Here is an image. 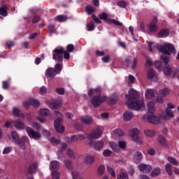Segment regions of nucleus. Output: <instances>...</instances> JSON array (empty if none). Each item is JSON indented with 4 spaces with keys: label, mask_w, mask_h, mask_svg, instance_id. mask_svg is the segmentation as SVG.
<instances>
[{
    "label": "nucleus",
    "mask_w": 179,
    "mask_h": 179,
    "mask_svg": "<svg viewBox=\"0 0 179 179\" xmlns=\"http://www.w3.org/2000/svg\"><path fill=\"white\" fill-rule=\"evenodd\" d=\"M125 97L127 99V105L130 110L139 111L141 108L145 107V101L138 99V92L136 90L130 89L129 90V94H126Z\"/></svg>",
    "instance_id": "nucleus-1"
},
{
    "label": "nucleus",
    "mask_w": 179,
    "mask_h": 179,
    "mask_svg": "<svg viewBox=\"0 0 179 179\" xmlns=\"http://www.w3.org/2000/svg\"><path fill=\"white\" fill-rule=\"evenodd\" d=\"M94 94V96H93ZM87 95L89 97H92L91 99V104L93 105L94 108H97V107H100L101 106V103H104V101H107V96H101V87H99L96 89L90 88L88 90Z\"/></svg>",
    "instance_id": "nucleus-2"
},
{
    "label": "nucleus",
    "mask_w": 179,
    "mask_h": 179,
    "mask_svg": "<svg viewBox=\"0 0 179 179\" xmlns=\"http://www.w3.org/2000/svg\"><path fill=\"white\" fill-rule=\"evenodd\" d=\"M100 136H101V129L100 128L95 129L86 136V138L90 141L88 145L94 148L96 150H101L103 146H104V143L102 141H92L93 139H99Z\"/></svg>",
    "instance_id": "nucleus-3"
},
{
    "label": "nucleus",
    "mask_w": 179,
    "mask_h": 179,
    "mask_svg": "<svg viewBox=\"0 0 179 179\" xmlns=\"http://www.w3.org/2000/svg\"><path fill=\"white\" fill-rule=\"evenodd\" d=\"M157 50L165 55H171V54H176V48L171 43H165L164 45L157 44L155 45Z\"/></svg>",
    "instance_id": "nucleus-4"
},
{
    "label": "nucleus",
    "mask_w": 179,
    "mask_h": 179,
    "mask_svg": "<svg viewBox=\"0 0 179 179\" xmlns=\"http://www.w3.org/2000/svg\"><path fill=\"white\" fill-rule=\"evenodd\" d=\"M11 137L13 141L18 145L20 149L24 150L26 149V142H29V138L27 136H22L20 139H19V134L16 131L11 132Z\"/></svg>",
    "instance_id": "nucleus-5"
},
{
    "label": "nucleus",
    "mask_w": 179,
    "mask_h": 179,
    "mask_svg": "<svg viewBox=\"0 0 179 179\" xmlns=\"http://www.w3.org/2000/svg\"><path fill=\"white\" fill-rule=\"evenodd\" d=\"M52 59L55 61H58L59 62L64 61V48L60 47L59 48H55L52 51Z\"/></svg>",
    "instance_id": "nucleus-6"
},
{
    "label": "nucleus",
    "mask_w": 179,
    "mask_h": 179,
    "mask_svg": "<svg viewBox=\"0 0 179 179\" xmlns=\"http://www.w3.org/2000/svg\"><path fill=\"white\" fill-rule=\"evenodd\" d=\"M109 145L113 152H116V153H120V149H125V148H127V143L125 141H119V145L114 141H110Z\"/></svg>",
    "instance_id": "nucleus-7"
},
{
    "label": "nucleus",
    "mask_w": 179,
    "mask_h": 179,
    "mask_svg": "<svg viewBox=\"0 0 179 179\" xmlns=\"http://www.w3.org/2000/svg\"><path fill=\"white\" fill-rule=\"evenodd\" d=\"M25 131L31 139H35L37 141L41 138V134L38 131H36L31 129V127H26Z\"/></svg>",
    "instance_id": "nucleus-8"
},
{
    "label": "nucleus",
    "mask_w": 179,
    "mask_h": 179,
    "mask_svg": "<svg viewBox=\"0 0 179 179\" xmlns=\"http://www.w3.org/2000/svg\"><path fill=\"white\" fill-rule=\"evenodd\" d=\"M156 24H157V17H154L148 25L150 33H156L157 31V25Z\"/></svg>",
    "instance_id": "nucleus-9"
},
{
    "label": "nucleus",
    "mask_w": 179,
    "mask_h": 179,
    "mask_svg": "<svg viewBox=\"0 0 179 179\" xmlns=\"http://www.w3.org/2000/svg\"><path fill=\"white\" fill-rule=\"evenodd\" d=\"M139 134V130L138 129H133L130 131V135L131 136L132 140L136 142V143H142V140L139 136H138V134Z\"/></svg>",
    "instance_id": "nucleus-10"
},
{
    "label": "nucleus",
    "mask_w": 179,
    "mask_h": 179,
    "mask_svg": "<svg viewBox=\"0 0 179 179\" xmlns=\"http://www.w3.org/2000/svg\"><path fill=\"white\" fill-rule=\"evenodd\" d=\"M171 108H174V105L169 103L167 104V108L166 109V115L164 116L165 120H170V118L174 117V113H173Z\"/></svg>",
    "instance_id": "nucleus-11"
},
{
    "label": "nucleus",
    "mask_w": 179,
    "mask_h": 179,
    "mask_svg": "<svg viewBox=\"0 0 179 179\" xmlns=\"http://www.w3.org/2000/svg\"><path fill=\"white\" fill-rule=\"evenodd\" d=\"M144 118H147L149 122H150L151 124H155V125H157V124L160 122V118L153 115H145L144 116Z\"/></svg>",
    "instance_id": "nucleus-12"
},
{
    "label": "nucleus",
    "mask_w": 179,
    "mask_h": 179,
    "mask_svg": "<svg viewBox=\"0 0 179 179\" xmlns=\"http://www.w3.org/2000/svg\"><path fill=\"white\" fill-rule=\"evenodd\" d=\"M138 170H140L141 173L148 174L152 171V166L146 164H141L138 165Z\"/></svg>",
    "instance_id": "nucleus-13"
},
{
    "label": "nucleus",
    "mask_w": 179,
    "mask_h": 179,
    "mask_svg": "<svg viewBox=\"0 0 179 179\" xmlns=\"http://www.w3.org/2000/svg\"><path fill=\"white\" fill-rule=\"evenodd\" d=\"M55 129H56L57 132H59V134H62V132L65 131V127L61 125L60 118H57L55 121Z\"/></svg>",
    "instance_id": "nucleus-14"
},
{
    "label": "nucleus",
    "mask_w": 179,
    "mask_h": 179,
    "mask_svg": "<svg viewBox=\"0 0 179 179\" xmlns=\"http://www.w3.org/2000/svg\"><path fill=\"white\" fill-rule=\"evenodd\" d=\"M157 94V91L153 89H148L145 91V97L148 100L153 99V97H156Z\"/></svg>",
    "instance_id": "nucleus-15"
},
{
    "label": "nucleus",
    "mask_w": 179,
    "mask_h": 179,
    "mask_svg": "<svg viewBox=\"0 0 179 179\" xmlns=\"http://www.w3.org/2000/svg\"><path fill=\"white\" fill-rule=\"evenodd\" d=\"M45 75L46 78H50L51 79H52V78H55V76H57V73L54 70V68L49 67L45 71Z\"/></svg>",
    "instance_id": "nucleus-16"
},
{
    "label": "nucleus",
    "mask_w": 179,
    "mask_h": 179,
    "mask_svg": "<svg viewBox=\"0 0 179 179\" xmlns=\"http://www.w3.org/2000/svg\"><path fill=\"white\" fill-rule=\"evenodd\" d=\"M117 101H118V94H111L108 99V104H115Z\"/></svg>",
    "instance_id": "nucleus-17"
},
{
    "label": "nucleus",
    "mask_w": 179,
    "mask_h": 179,
    "mask_svg": "<svg viewBox=\"0 0 179 179\" xmlns=\"http://www.w3.org/2000/svg\"><path fill=\"white\" fill-rule=\"evenodd\" d=\"M13 122L17 129H24V128H26L24 123L19 120L13 121Z\"/></svg>",
    "instance_id": "nucleus-18"
},
{
    "label": "nucleus",
    "mask_w": 179,
    "mask_h": 179,
    "mask_svg": "<svg viewBox=\"0 0 179 179\" xmlns=\"http://www.w3.org/2000/svg\"><path fill=\"white\" fill-rule=\"evenodd\" d=\"M81 121L85 124V125H90L93 122L92 116L86 115L81 117Z\"/></svg>",
    "instance_id": "nucleus-19"
},
{
    "label": "nucleus",
    "mask_w": 179,
    "mask_h": 179,
    "mask_svg": "<svg viewBox=\"0 0 179 179\" xmlns=\"http://www.w3.org/2000/svg\"><path fill=\"white\" fill-rule=\"evenodd\" d=\"M0 15L3 16V17L8 16V6L3 4L0 7Z\"/></svg>",
    "instance_id": "nucleus-20"
},
{
    "label": "nucleus",
    "mask_w": 179,
    "mask_h": 179,
    "mask_svg": "<svg viewBox=\"0 0 179 179\" xmlns=\"http://www.w3.org/2000/svg\"><path fill=\"white\" fill-rule=\"evenodd\" d=\"M134 118V113L132 112L127 110L123 115V119L124 121H131Z\"/></svg>",
    "instance_id": "nucleus-21"
},
{
    "label": "nucleus",
    "mask_w": 179,
    "mask_h": 179,
    "mask_svg": "<svg viewBox=\"0 0 179 179\" xmlns=\"http://www.w3.org/2000/svg\"><path fill=\"white\" fill-rule=\"evenodd\" d=\"M49 106L52 110H57L62 106V102L61 101H56L55 102H51Z\"/></svg>",
    "instance_id": "nucleus-22"
},
{
    "label": "nucleus",
    "mask_w": 179,
    "mask_h": 179,
    "mask_svg": "<svg viewBox=\"0 0 179 179\" xmlns=\"http://www.w3.org/2000/svg\"><path fill=\"white\" fill-rule=\"evenodd\" d=\"M62 68H64V64H62V62H59L55 64L53 69L55 70V72L57 73V75H59L62 71Z\"/></svg>",
    "instance_id": "nucleus-23"
},
{
    "label": "nucleus",
    "mask_w": 179,
    "mask_h": 179,
    "mask_svg": "<svg viewBox=\"0 0 179 179\" xmlns=\"http://www.w3.org/2000/svg\"><path fill=\"white\" fill-rule=\"evenodd\" d=\"M50 169L52 171H55L59 169V162L58 161H52L50 162Z\"/></svg>",
    "instance_id": "nucleus-24"
},
{
    "label": "nucleus",
    "mask_w": 179,
    "mask_h": 179,
    "mask_svg": "<svg viewBox=\"0 0 179 179\" xmlns=\"http://www.w3.org/2000/svg\"><path fill=\"white\" fill-rule=\"evenodd\" d=\"M29 103L31 106H33L36 108H38V107H40V101H38L37 99L30 98L29 99Z\"/></svg>",
    "instance_id": "nucleus-25"
},
{
    "label": "nucleus",
    "mask_w": 179,
    "mask_h": 179,
    "mask_svg": "<svg viewBox=\"0 0 179 179\" xmlns=\"http://www.w3.org/2000/svg\"><path fill=\"white\" fill-rule=\"evenodd\" d=\"M142 157H143L142 153H141L140 152H136L134 155L135 163H136V164L141 163V160H142Z\"/></svg>",
    "instance_id": "nucleus-26"
},
{
    "label": "nucleus",
    "mask_w": 179,
    "mask_h": 179,
    "mask_svg": "<svg viewBox=\"0 0 179 179\" xmlns=\"http://www.w3.org/2000/svg\"><path fill=\"white\" fill-rule=\"evenodd\" d=\"M170 31L169 29H162L158 33V37L159 38H164V37H168Z\"/></svg>",
    "instance_id": "nucleus-27"
},
{
    "label": "nucleus",
    "mask_w": 179,
    "mask_h": 179,
    "mask_svg": "<svg viewBox=\"0 0 179 179\" xmlns=\"http://www.w3.org/2000/svg\"><path fill=\"white\" fill-rule=\"evenodd\" d=\"M147 106L148 107V112L150 113V114H153V113H155V102L150 101H148L147 103Z\"/></svg>",
    "instance_id": "nucleus-28"
},
{
    "label": "nucleus",
    "mask_w": 179,
    "mask_h": 179,
    "mask_svg": "<svg viewBox=\"0 0 179 179\" xmlns=\"http://www.w3.org/2000/svg\"><path fill=\"white\" fill-rule=\"evenodd\" d=\"M36 170H37V164L33 163L29 165L28 168V173L29 174H33V173H36Z\"/></svg>",
    "instance_id": "nucleus-29"
},
{
    "label": "nucleus",
    "mask_w": 179,
    "mask_h": 179,
    "mask_svg": "<svg viewBox=\"0 0 179 179\" xmlns=\"http://www.w3.org/2000/svg\"><path fill=\"white\" fill-rule=\"evenodd\" d=\"M55 20L59 22V23H64V22L68 20V17L64 15H59L55 17Z\"/></svg>",
    "instance_id": "nucleus-30"
},
{
    "label": "nucleus",
    "mask_w": 179,
    "mask_h": 179,
    "mask_svg": "<svg viewBox=\"0 0 179 179\" xmlns=\"http://www.w3.org/2000/svg\"><path fill=\"white\" fill-rule=\"evenodd\" d=\"M165 170L169 176H173V165L171 164H166L165 165Z\"/></svg>",
    "instance_id": "nucleus-31"
},
{
    "label": "nucleus",
    "mask_w": 179,
    "mask_h": 179,
    "mask_svg": "<svg viewBox=\"0 0 179 179\" xmlns=\"http://www.w3.org/2000/svg\"><path fill=\"white\" fill-rule=\"evenodd\" d=\"M158 142L159 145H162V146H167V140H166V138L163 136H158Z\"/></svg>",
    "instance_id": "nucleus-32"
},
{
    "label": "nucleus",
    "mask_w": 179,
    "mask_h": 179,
    "mask_svg": "<svg viewBox=\"0 0 179 179\" xmlns=\"http://www.w3.org/2000/svg\"><path fill=\"white\" fill-rule=\"evenodd\" d=\"M84 162L87 164H92L94 162V157L92 155H87L84 158Z\"/></svg>",
    "instance_id": "nucleus-33"
},
{
    "label": "nucleus",
    "mask_w": 179,
    "mask_h": 179,
    "mask_svg": "<svg viewBox=\"0 0 179 179\" xmlns=\"http://www.w3.org/2000/svg\"><path fill=\"white\" fill-rule=\"evenodd\" d=\"M162 170L160 168H155L152 170V171L150 173L151 177H157L159 174H160Z\"/></svg>",
    "instance_id": "nucleus-34"
},
{
    "label": "nucleus",
    "mask_w": 179,
    "mask_h": 179,
    "mask_svg": "<svg viewBox=\"0 0 179 179\" xmlns=\"http://www.w3.org/2000/svg\"><path fill=\"white\" fill-rule=\"evenodd\" d=\"M164 73L165 75H167L168 76H170L171 73H173V69H171V67H170L169 66H166L164 68Z\"/></svg>",
    "instance_id": "nucleus-35"
},
{
    "label": "nucleus",
    "mask_w": 179,
    "mask_h": 179,
    "mask_svg": "<svg viewBox=\"0 0 179 179\" xmlns=\"http://www.w3.org/2000/svg\"><path fill=\"white\" fill-rule=\"evenodd\" d=\"M64 164H65L66 169H68V170H72V169H73V165L72 164V161H71L69 159L64 160Z\"/></svg>",
    "instance_id": "nucleus-36"
},
{
    "label": "nucleus",
    "mask_w": 179,
    "mask_h": 179,
    "mask_svg": "<svg viewBox=\"0 0 179 179\" xmlns=\"http://www.w3.org/2000/svg\"><path fill=\"white\" fill-rule=\"evenodd\" d=\"M169 93H170L169 89L164 88L159 91V96H162V97H166V96L169 95Z\"/></svg>",
    "instance_id": "nucleus-37"
},
{
    "label": "nucleus",
    "mask_w": 179,
    "mask_h": 179,
    "mask_svg": "<svg viewBox=\"0 0 179 179\" xmlns=\"http://www.w3.org/2000/svg\"><path fill=\"white\" fill-rule=\"evenodd\" d=\"M167 160L168 162H169V163H171V164H173V166H178V161H177L176 158L172 157H168Z\"/></svg>",
    "instance_id": "nucleus-38"
},
{
    "label": "nucleus",
    "mask_w": 179,
    "mask_h": 179,
    "mask_svg": "<svg viewBox=\"0 0 179 179\" xmlns=\"http://www.w3.org/2000/svg\"><path fill=\"white\" fill-rule=\"evenodd\" d=\"M39 113L42 117H48V115H50V110L47 108L41 109Z\"/></svg>",
    "instance_id": "nucleus-39"
},
{
    "label": "nucleus",
    "mask_w": 179,
    "mask_h": 179,
    "mask_svg": "<svg viewBox=\"0 0 179 179\" xmlns=\"http://www.w3.org/2000/svg\"><path fill=\"white\" fill-rule=\"evenodd\" d=\"M108 22L109 23V24H112V23L113 24H115V26H122V23H121L120 21L117 20H108Z\"/></svg>",
    "instance_id": "nucleus-40"
},
{
    "label": "nucleus",
    "mask_w": 179,
    "mask_h": 179,
    "mask_svg": "<svg viewBox=\"0 0 179 179\" xmlns=\"http://www.w3.org/2000/svg\"><path fill=\"white\" fill-rule=\"evenodd\" d=\"M99 19L101 20H105V22H107L108 23V20H110V18H108L107 13H102L101 14L99 15Z\"/></svg>",
    "instance_id": "nucleus-41"
},
{
    "label": "nucleus",
    "mask_w": 179,
    "mask_h": 179,
    "mask_svg": "<svg viewBox=\"0 0 179 179\" xmlns=\"http://www.w3.org/2000/svg\"><path fill=\"white\" fill-rule=\"evenodd\" d=\"M161 59L163 61L165 65H169V62H170V57H169V56L162 55L161 56Z\"/></svg>",
    "instance_id": "nucleus-42"
},
{
    "label": "nucleus",
    "mask_w": 179,
    "mask_h": 179,
    "mask_svg": "<svg viewBox=\"0 0 179 179\" xmlns=\"http://www.w3.org/2000/svg\"><path fill=\"white\" fill-rule=\"evenodd\" d=\"M61 177V174L59 172L57 171H52V179H59Z\"/></svg>",
    "instance_id": "nucleus-43"
},
{
    "label": "nucleus",
    "mask_w": 179,
    "mask_h": 179,
    "mask_svg": "<svg viewBox=\"0 0 179 179\" xmlns=\"http://www.w3.org/2000/svg\"><path fill=\"white\" fill-rule=\"evenodd\" d=\"M153 78H155V70H153V69H150L148 71V78L150 80L153 79Z\"/></svg>",
    "instance_id": "nucleus-44"
},
{
    "label": "nucleus",
    "mask_w": 179,
    "mask_h": 179,
    "mask_svg": "<svg viewBox=\"0 0 179 179\" xmlns=\"http://www.w3.org/2000/svg\"><path fill=\"white\" fill-rule=\"evenodd\" d=\"M48 29L49 30V32L51 33V34H54L57 31V29H55V25L54 24H49L48 26Z\"/></svg>",
    "instance_id": "nucleus-45"
},
{
    "label": "nucleus",
    "mask_w": 179,
    "mask_h": 179,
    "mask_svg": "<svg viewBox=\"0 0 179 179\" xmlns=\"http://www.w3.org/2000/svg\"><path fill=\"white\" fill-rule=\"evenodd\" d=\"M117 179H129V178L127 173L122 172L117 176Z\"/></svg>",
    "instance_id": "nucleus-46"
},
{
    "label": "nucleus",
    "mask_w": 179,
    "mask_h": 179,
    "mask_svg": "<svg viewBox=\"0 0 179 179\" xmlns=\"http://www.w3.org/2000/svg\"><path fill=\"white\" fill-rule=\"evenodd\" d=\"M113 134L115 135H117V136H124V131L120 129H116L113 131Z\"/></svg>",
    "instance_id": "nucleus-47"
},
{
    "label": "nucleus",
    "mask_w": 179,
    "mask_h": 179,
    "mask_svg": "<svg viewBox=\"0 0 179 179\" xmlns=\"http://www.w3.org/2000/svg\"><path fill=\"white\" fill-rule=\"evenodd\" d=\"M66 153L68 156H69V157H71V159H76V157L75 156V153L73 152V150H72V149H67Z\"/></svg>",
    "instance_id": "nucleus-48"
},
{
    "label": "nucleus",
    "mask_w": 179,
    "mask_h": 179,
    "mask_svg": "<svg viewBox=\"0 0 179 179\" xmlns=\"http://www.w3.org/2000/svg\"><path fill=\"white\" fill-rule=\"evenodd\" d=\"M20 109H19L18 108L14 107L13 108V114L15 116V117H20Z\"/></svg>",
    "instance_id": "nucleus-49"
},
{
    "label": "nucleus",
    "mask_w": 179,
    "mask_h": 179,
    "mask_svg": "<svg viewBox=\"0 0 179 179\" xmlns=\"http://www.w3.org/2000/svg\"><path fill=\"white\" fill-rule=\"evenodd\" d=\"M85 10L88 15H92L94 12V8L92 6H87Z\"/></svg>",
    "instance_id": "nucleus-50"
},
{
    "label": "nucleus",
    "mask_w": 179,
    "mask_h": 179,
    "mask_svg": "<svg viewBox=\"0 0 179 179\" xmlns=\"http://www.w3.org/2000/svg\"><path fill=\"white\" fill-rule=\"evenodd\" d=\"M117 6H120V8H126L128 6V3L124 1H120L117 3Z\"/></svg>",
    "instance_id": "nucleus-51"
},
{
    "label": "nucleus",
    "mask_w": 179,
    "mask_h": 179,
    "mask_svg": "<svg viewBox=\"0 0 179 179\" xmlns=\"http://www.w3.org/2000/svg\"><path fill=\"white\" fill-rule=\"evenodd\" d=\"M145 134L147 136H150V138H152L155 136V131L152 130H145Z\"/></svg>",
    "instance_id": "nucleus-52"
},
{
    "label": "nucleus",
    "mask_w": 179,
    "mask_h": 179,
    "mask_svg": "<svg viewBox=\"0 0 179 179\" xmlns=\"http://www.w3.org/2000/svg\"><path fill=\"white\" fill-rule=\"evenodd\" d=\"M105 170H106V167L104 166V165H100L99 167L98 168V173L100 176H102Z\"/></svg>",
    "instance_id": "nucleus-53"
},
{
    "label": "nucleus",
    "mask_w": 179,
    "mask_h": 179,
    "mask_svg": "<svg viewBox=\"0 0 179 179\" xmlns=\"http://www.w3.org/2000/svg\"><path fill=\"white\" fill-rule=\"evenodd\" d=\"M63 55H64V59L69 60L71 59V55L69 54V52L65 50L64 49H63Z\"/></svg>",
    "instance_id": "nucleus-54"
},
{
    "label": "nucleus",
    "mask_w": 179,
    "mask_h": 179,
    "mask_svg": "<svg viewBox=\"0 0 179 179\" xmlns=\"http://www.w3.org/2000/svg\"><path fill=\"white\" fill-rule=\"evenodd\" d=\"M67 52H72L75 50V46L73 44H69L66 46Z\"/></svg>",
    "instance_id": "nucleus-55"
},
{
    "label": "nucleus",
    "mask_w": 179,
    "mask_h": 179,
    "mask_svg": "<svg viewBox=\"0 0 179 179\" xmlns=\"http://www.w3.org/2000/svg\"><path fill=\"white\" fill-rule=\"evenodd\" d=\"M12 152V147H6L3 150V155H9Z\"/></svg>",
    "instance_id": "nucleus-56"
},
{
    "label": "nucleus",
    "mask_w": 179,
    "mask_h": 179,
    "mask_svg": "<svg viewBox=\"0 0 179 179\" xmlns=\"http://www.w3.org/2000/svg\"><path fill=\"white\" fill-rule=\"evenodd\" d=\"M40 20H41V17H40V15H34L33 20H32V22L34 23H38V22H40Z\"/></svg>",
    "instance_id": "nucleus-57"
},
{
    "label": "nucleus",
    "mask_w": 179,
    "mask_h": 179,
    "mask_svg": "<svg viewBox=\"0 0 179 179\" xmlns=\"http://www.w3.org/2000/svg\"><path fill=\"white\" fill-rule=\"evenodd\" d=\"M87 27L89 31H93V30H94V22H90L87 24Z\"/></svg>",
    "instance_id": "nucleus-58"
},
{
    "label": "nucleus",
    "mask_w": 179,
    "mask_h": 179,
    "mask_svg": "<svg viewBox=\"0 0 179 179\" xmlns=\"http://www.w3.org/2000/svg\"><path fill=\"white\" fill-rule=\"evenodd\" d=\"M107 170L108 173H110V176H112V177L115 178V172L114 171V169H113V168L107 166Z\"/></svg>",
    "instance_id": "nucleus-59"
},
{
    "label": "nucleus",
    "mask_w": 179,
    "mask_h": 179,
    "mask_svg": "<svg viewBox=\"0 0 179 179\" xmlns=\"http://www.w3.org/2000/svg\"><path fill=\"white\" fill-rule=\"evenodd\" d=\"M64 151L63 150H59L57 151V157L59 160H62V159H64Z\"/></svg>",
    "instance_id": "nucleus-60"
},
{
    "label": "nucleus",
    "mask_w": 179,
    "mask_h": 179,
    "mask_svg": "<svg viewBox=\"0 0 179 179\" xmlns=\"http://www.w3.org/2000/svg\"><path fill=\"white\" fill-rule=\"evenodd\" d=\"M39 93L40 94H45V93H47V88L44 86H42L40 89H39Z\"/></svg>",
    "instance_id": "nucleus-61"
},
{
    "label": "nucleus",
    "mask_w": 179,
    "mask_h": 179,
    "mask_svg": "<svg viewBox=\"0 0 179 179\" xmlns=\"http://www.w3.org/2000/svg\"><path fill=\"white\" fill-rule=\"evenodd\" d=\"M56 92L58 93V94L64 95L65 94V89L64 88H57Z\"/></svg>",
    "instance_id": "nucleus-62"
},
{
    "label": "nucleus",
    "mask_w": 179,
    "mask_h": 179,
    "mask_svg": "<svg viewBox=\"0 0 179 179\" xmlns=\"http://www.w3.org/2000/svg\"><path fill=\"white\" fill-rule=\"evenodd\" d=\"M164 96H162L161 95L158 96L156 101L157 103H159L160 104L164 103V99H163Z\"/></svg>",
    "instance_id": "nucleus-63"
},
{
    "label": "nucleus",
    "mask_w": 179,
    "mask_h": 179,
    "mask_svg": "<svg viewBox=\"0 0 179 179\" xmlns=\"http://www.w3.org/2000/svg\"><path fill=\"white\" fill-rule=\"evenodd\" d=\"M155 66L157 68V69H161L162 68V62L157 61L155 62Z\"/></svg>",
    "instance_id": "nucleus-64"
}]
</instances>
